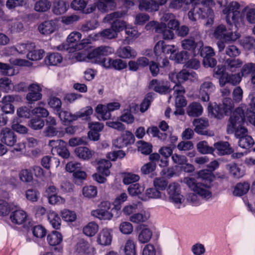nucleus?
I'll use <instances>...</instances> for the list:
<instances>
[{
  "label": "nucleus",
  "mask_w": 255,
  "mask_h": 255,
  "mask_svg": "<svg viewBox=\"0 0 255 255\" xmlns=\"http://www.w3.org/2000/svg\"><path fill=\"white\" fill-rule=\"evenodd\" d=\"M120 106L118 102L110 103L107 105L99 104L96 108V112L101 115L104 120H107L111 118V112L119 109Z\"/></svg>",
  "instance_id": "obj_15"
},
{
  "label": "nucleus",
  "mask_w": 255,
  "mask_h": 255,
  "mask_svg": "<svg viewBox=\"0 0 255 255\" xmlns=\"http://www.w3.org/2000/svg\"><path fill=\"white\" fill-rule=\"evenodd\" d=\"M125 13L123 11H115L107 14L104 18L106 22L110 23L111 24V27L118 34L119 32L125 29L126 26V22L120 19Z\"/></svg>",
  "instance_id": "obj_8"
},
{
  "label": "nucleus",
  "mask_w": 255,
  "mask_h": 255,
  "mask_svg": "<svg viewBox=\"0 0 255 255\" xmlns=\"http://www.w3.org/2000/svg\"><path fill=\"white\" fill-rule=\"evenodd\" d=\"M195 131L201 134H204L203 130L208 126V121L206 119H197L193 122Z\"/></svg>",
  "instance_id": "obj_42"
},
{
  "label": "nucleus",
  "mask_w": 255,
  "mask_h": 255,
  "mask_svg": "<svg viewBox=\"0 0 255 255\" xmlns=\"http://www.w3.org/2000/svg\"><path fill=\"white\" fill-rule=\"evenodd\" d=\"M216 89L215 86L210 81H204L200 87L199 95L203 102H208L210 99V95L213 93Z\"/></svg>",
  "instance_id": "obj_18"
},
{
  "label": "nucleus",
  "mask_w": 255,
  "mask_h": 255,
  "mask_svg": "<svg viewBox=\"0 0 255 255\" xmlns=\"http://www.w3.org/2000/svg\"><path fill=\"white\" fill-rule=\"evenodd\" d=\"M51 6V3L48 0H39L34 4V10L37 12H43L48 10Z\"/></svg>",
  "instance_id": "obj_43"
},
{
  "label": "nucleus",
  "mask_w": 255,
  "mask_h": 255,
  "mask_svg": "<svg viewBox=\"0 0 255 255\" xmlns=\"http://www.w3.org/2000/svg\"><path fill=\"white\" fill-rule=\"evenodd\" d=\"M104 66L108 69H114L116 70L121 71L127 68V63L126 61L121 59L107 58L103 61Z\"/></svg>",
  "instance_id": "obj_21"
},
{
  "label": "nucleus",
  "mask_w": 255,
  "mask_h": 255,
  "mask_svg": "<svg viewBox=\"0 0 255 255\" xmlns=\"http://www.w3.org/2000/svg\"><path fill=\"white\" fill-rule=\"evenodd\" d=\"M83 194L86 197L93 198L97 194V188L92 185L84 187L83 189Z\"/></svg>",
  "instance_id": "obj_63"
},
{
  "label": "nucleus",
  "mask_w": 255,
  "mask_h": 255,
  "mask_svg": "<svg viewBox=\"0 0 255 255\" xmlns=\"http://www.w3.org/2000/svg\"><path fill=\"white\" fill-rule=\"evenodd\" d=\"M61 216L63 220L67 222H73L76 219L75 213L68 209H64L61 212Z\"/></svg>",
  "instance_id": "obj_56"
},
{
  "label": "nucleus",
  "mask_w": 255,
  "mask_h": 255,
  "mask_svg": "<svg viewBox=\"0 0 255 255\" xmlns=\"http://www.w3.org/2000/svg\"><path fill=\"white\" fill-rule=\"evenodd\" d=\"M18 99L19 97L16 95H8L3 97L1 101L3 105L1 108L2 111L5 114H13L14 107L12 103Z\"/></svg>",
  "instance_id": "obj_20"
},
{
  "label": "nucleus",
  "mask_w": 255,
  "mask_h": 255,
  "mask_svg": "<svg viewBox=\"0 0 255 255\" xmlns=\"http://www.w3.org/2000/svg\"><path fill=\"white\" fill-rule=\"evenodd\" d=\"M196 74L194 72H190L189 70L183 69L178 73L172 72L169 74V78L173 83L176 84H180L181 83L196 78Z\"/></svg>",
  "instance_id": "obj_14"
},
{
  "label": "nucleus",
  "mask_w": 255,
  "mask_h": 255,
  "mask_svg": "<svg viewBox=\"0 0 255 255\" xmlns=\"http://www.w3.org/2000/svg\"><path fill=\"white\" fill-rule=\"evenodd\" d=\"M146 132L148 134H151L153 137H157L162 141L165 140L168 136V133L160 132L156 127L148 128Z\"/></svg>",
  "instance_id": "obj_45"
},
{
  "label": "nucleus",
  "mask_w": 255,
  "mask_h": 255,
  "mask_svg": "<svg viewBox=\"0 0 255 255\" xmlns=\"http://www.w3.org/2000/svg\"><path fill=\"white\" fill-rule=\"evenodd\" d=\"M250 184L248 182L239 183L235 187L233 194L236 196H242L249 190Z\"/></svg>",
  "instance_id": "obj_39"
},
{
  "label": "nucleus",
  "mask_w": 255,
  "mask_h": 255,
  "mask_svg": "<svg viewBox=\"0 0 255 255\" xmlns=\"http://www.w3.org/2000/svg\"><path fill=\"white\" fill-rule=\"evenodd\" d=\"M93 110L91 107L87 106L81 109L76 113L77 120L78 118H82L84 120H89L91 115L93 114Z\"/></svg>",
  "instance_id": "obj_49"
},
{
  "label": "nucleus",
  "mask_w": 255,
  "mask_h": 255,
  "mask_svg": "<svg viewBox=\"0 0 255 255\" xmlns=\"http://www.w3.org/2000/svg\"><path fill=\"white\" fill-rule=\"evenodd\" d=\"M117 53L119 57L123 59L134 58L137 55L136 51L130 46L120 47Z\"/></svg>",
  "instance_id": "obj_23"
},
{
  "label": "nucleus",
  "mask_w": 255,
  "mask_h": 255,
  "mask_svg": "<svg viewBox=\"0 0 255 255\" xmlns=\"http://www.w3.org/2000/svg\"><path fill=\"white\" fill-rule=\"evenodd\" d=\"M20 180L24 182H30L33 180V176L31 171L28 169H22L19 173Z\"/></svg>",
  "instance_id": "obj_64"
},
{
  "label": "nucleus",
  "mask_w": 255,
  "mask_h": 255,
  "mask_svg": "<svg viewBox=\"0 0 255 255\" xmlns=\"http://www.w3.org/2000/svg\"><path fill=\"white\" fill-rule=\"evenodd\" d=\"M229 171L235 178H239L243 176L244 174V171L241 169L236 163H231L228 165Z\"/></svg>",
  "instance_id": "obj_55"
},
{
  "label": "nucleus",
  "mask_w": 255,
  "mask_h": 255,
  "mask_svg": "<svg viewBox=\"0 0 255 255\" xmlns=\"http://www.w3.org/2000/svg\"><path fill=\"white\" fill-rule=\"evenodd\" d=\"M246 110V107L237 108L231 116L227 125V133H235V136L239 139L247 135V129L243 126L245 121Z\"/></svg>",
  "instance_id": "obj_1"
},
{
  "label": "nucleus",
  "mask_w": 255,
  "mask_h": 255,
  "mask_svg": "<svg viewBox=\"0 0 255 255\" xmlns=\"http://www.w3.org/2000/svg\"><path fill=\"white\" fill-rule=\"evenodd\" d=\"M87 58L90 60L93 63H102L105 59L107 58H103L101 57L99 50L98 48L94 49L89 52L87 55Z\"/></svg>",
  "instance_id": "obj_48"
},
{
  "label": "nucleus",
  "mask_w": 255,
  "mask_h": 255,
  "mask_svg": "<svg viewBox=\"0 0 255 255\" xmlns=\"http://www.w3.org/2000/svg\"><path fill=\"white\" fill-rule=\"evenodd\" d=\"M240 4L236 1L231 2L227 5L223 10V13L225 14L227 22L231 25L232 23L236 24L242 21V14L239 10Z\"/></svg>",
  "instance_id": "obj_5"
},
{
  "label": "nucleus",
  "mask_w": 255,
  "mask_h": 255,
  "mask_svg": "<svg viewBox=\"0 0 255 255\" xmlns=\"http://www.w3.org/2000/svg\"><path fill=\"white\" fill-rule=\"evenodd\" d=\"M44 51L43 49L32 50L31 49L27 56L31 60H38L42 58Z\"/></svg>",
  "instance_id": "obj_57"
},
{
  "label": "nucleus",
  "mask_w": 255,
  "mask_h": 255,
  "mask_svg": "<svg viewBox=\"0 0 255 255\" xmlns=\"http://www.w3.org/2000/svg\"><path fill=\"white\" fill-rule=\"evenodd\" d=\"M76 155L80 158L84 160H89L93 156L94 153L87 147H78L75 148Z\"/></svg>",
  "instance_id": "obj_36"
},
{
  "label": "nucleus",
  "mask_w": 255,
  "mask_h": 255,
  "mask_svg": "<svg viewBox=\"0 0 255 255\" xmlns=\"http://www.w3.org/2000/svg\"><path fill=\"white\" fill-rule=\"evenodd\" d=\"M149 88L159 93L163 94L168 92L169 87L163 81L152 80L149 83Z\"/></svg>",
  "instance_id": "obj_25"
},
{
  "label": "nucleus",
  "mask_w": 255,
  "mask_h": 255,
  "mask_svg": "<svg viewBox=\"0 0 255 255\" xmlns=\"http://www.w3.org/2000/svg\"><path fill=\"white\" fill-rule=\"evenodd\" d=\"M112 237L108 229H103L99 234L98 242L103 246H108L111 244Z\"/></svg>",
  "instance_id": "obj_34"
},
{
  "label": "nucleus",
  "mask_w": 255,
  "mask_h": 255,
  "mask_svg": "<svg viewBox=\"0 0 255 255\" xmlns=\"http://www.w3.org/2000/svg\"><path fill=\"white\" fill-rule=\"evenodd\" d=\"M214 146V150H217L219 155L229 154L233 152V149L230 146V144L227 141L216 142Z\"/></svg>",
  "instance_id": "obj_27"
},
{
  "label": "nucleus",
  "mask_w": 255,
  "mask_h": 255,
  "mask_svg": "<svg viewBox=\"0 0 255 255\" xmlns=\"http://www.w3.org/2000/svg\"><path fill=\"white\" fill-rule=\"evenodd\" d=\"M49 106L56 110L57 112H59L61 109L62 102L61 100L55 96L50 97L48 101Z\"/></svg>",
  "instance_id": "obj_62"
},
{
  "label": "nucleus",
  "mask_w": 255,
  "mask_h": 255,
  "mask_svg": "<svg viewBox=\"0 0 255 255\" xmlns=\"http://www.w3.org/2000/svg\"><path fill=\"white\" fill-rule=\"evenodd\" d=\"M173 90L174 91L173 96L175 98L176 107H185L187 103L184 97L185 93L184 88L181 84H176L173 87Z\"/></svg>",
  "instance_id": "obj_19"
},
{
  "label": "nucleus",
  "mask_w": 255,
  "mask_h": 255,
  "mask_svg": "<svg viewBox=\"0 0 255 255\" xmlns=\"http://www.w3.org/2000/svg\"><path fill=\"white\" fill-rule=\"evenodd\" d=\"M58 113L61 120L64 122H71L77 120L76 114H72L69 111L61 110Z\"/></svg>",
  "instance_id": "obj_54"
},
{
  "label": "nucleus",
  "mask_w": 255,
  "mask_h": 255,
  "mask_svg": "<svg viewBox=\"0 0 255 255\" xmlns=\"http://www.w3.org/2000/svg\"><path fill=\"white\" fill-rule=\"evenodd\" d=\"M28 92L26 95V99L28 104H32L41 99L42 95L41 93L42 88L39 84L32 83L28 85Z\"/></svg>",
  "instance_id": "obj_16"
},
{
  "label": "nucleus",
  "mask_w": 255,
  "mask_h": 255,
  "mask_svg": "<svg viewBox=\"0 0 255 255\" xmlns=\"http://www.w3.org/2000/svg\"><path fill=\"white\" fill-rule=\"evenodd\" d=\"M128 190L130 195L136 196L144 191V187L138 183L132 184L128 187Z\"/></svg>",
  "instance_id": "obj_61"
},
{
  "label": "nucleus",
  "mask_w": 255,
  "mask_h": 255,
  "mask_svg": "<svg viewBox=\"0 0 255 255\" xmlns=\"http://www.w3.org/2000/svg\"><path fill=\"white\" fill-rule=\"evenodd\" d=\"M99 226L94 222L89 223L83 228V233L89 237L94 236L98 231Z\"/></svg>",
  "instance_id": "obj_46"
},
{
  "label": "nucleus",
  "mask_w": 255,
  "mask_h": 255,
  "mask_svg": "<svg viewBox=\"0 0 255 255\" xmlns=\"http://www.w3.org/2000/svg\"><path fill=\"white\" fill-rule=\"evenodd\" d=\"M29 126L34 130L41 129L44 126V121L38 117L31 119L28 122Z\"/></svg>",
  "instance_id": "obj_52"
},
{
  "label": "nucleus",
  "mask_w": 255,
  "mask_h": 255,
  "mask_svg": "<svg viewBox=\"0 0 255 255\" xmlns=\"http://www.w3.org/2000/svg\"><path fill=\"white\" fill-rule=\"evenodd\" d=\"M184 182L187 186L202 199L208 200L211 198L210 187L204 183L197 182L194 178H186Z\"/></svg>",
  "instance_id": "obj_6"
},
{
  "label": "nucleus",
  "mask_w": 255,
  "mask_h": 255,
  "mask_svg": "<svg viewBox=\"0 0 255 255\" xmlns=\"http://www.w3.org/2000/svg\"><path fill=\"white\" fill-rule=\"evenodd\" d=\"M149 218V214L145 211L134 213L129 217V221L133 223L140 224L146 222Z\"/></svg>",
  "instance_id": "obj_35"
},
{
  "label": "nucleus",
  "mask_w": 255,
  "mask_h": 255,
  "mask_svg": "<svg viewBox=\"0 0 255 255\" xmlns=\"http://www.w3.org/2000/svg\"><path fill=\"white\" fill-rule=\"evenodd\" d=\"M200 54L203 58V64L205 67H214L217 64L214 58L215 51L213 48L209 46L199 47Z\"/></svg>",
  "instance_id": "obj_12"
},
{
  "label": "nucleus",
  "mask_w": 255,
  "mask_h": 255,
  "mask_svg": "<svg viewBox=\"0 0 255 255\" xmlns=\"http://www.w3.org/2000/svg\"><path fill=\"white\" fill-rule=\"evenodd\" d=\"M48 219L53 228L57 230L60 228L61 220L56 213L50 212L48 215Z\"/></svg>",
  "instance_id": "obj_47"
},
{
  "label": "nucleus",
  "mask_w": 255,
  "mask_h": 255,
  "mask_svg": "<svg viewBox=\"0 0 255 255\" xmlns=\"http://www.w3.org/2000/svg\"><path fill=\"white\" fill-rule=\"evenodd\" d=\"M56 28L55 22L53 20H48L41 23L38 27L40 33L48 35L53 33Z\"/></svg>",
  "instance_id": "obj_26"
},
{
  "label": "nucleus",
  "mask_w": 255,
  "mask_h": 255,
  "mask_svg": "<svg viewBox=\"0 0 255 255\" xmlns=\"http://www.w3.org/2000/svg\"><path fill=\"white\" fill-rule=\"evenodd\" d=\"M243 47L247 50H251L255 47V39L252 36H246L241 40Z\"/></svg>",
  "instance_id": "obj_58"
},
{
  "label": "nucleus",
  "mask_w": 255,
  "mask_h": 255,
  "mask_svg": "<svg viewBox=\"0 0 255 255\" xmlns=\"http://www.w3.org/2000/svg\"><path fill=\"white\" fill-rule=\"evenodd\" d=\"M203 45L200 32L196 30L190 33L189 38L184 39L181 41L182 47L185 50H194L197 46L201 47Z\"/></svg>",
  "instance_id": "obj_11"
},
{
  "label": "nucleus",
  "mask_w": 255,
  "mask_h": 255,
  "mask_svg": "<svg viewBox=\"0 0 255 255\" xmlns=\"http://www.w3.org/2000/svg\"><path fill=\"white\" fill-rule=\"evenodd\" d=\"M187 114L190 117H198L203 112V108L201 104L197 102H192L187 108Z\"/></svg>",
  "instance_id": "obj_30"
},
{
  "label": "nucleus",
  "mask_w": 255,
  "mask_h": 255,
  "mask_svg": "<svg viewBox=\"0 0 255 255\" xmlns=\"http://www.w3.org/2000/svg\"><path fill=\"white\" fill-rule=\"evenodd\" d=\"M26 213L22 210H17L10 215V218L11 222L15 224H22L26 219Z\"/></svg>",
  "instance_id": "obj_31"
},
{
  "label": "nucleus",
  "mask_w": 255,
  "mask_h": 255,
  "mask_svg": "<svg viewBox=\"0 0 255 255\" xmlns=\"http://www.w3.org/2000/svg\"><path fill=\"white\" fill-rule=\"evenodd\" d=\"M44 61L48 65L56 66L62 62V57L58 53H50L46 56Z\"/></svg>",
  "instance_id": "obj_37"
},
{
  "label": "nucleus",
  "mask_w": 255,
  "mask_h": 255,
  "mask_svg": "<svg viewBox=\"0 0 255 255\" xmlns=\"http://www.w3.org/2000/svg\"><path fill=\"white\" fill-rule=\"evenodd\" d=\"M115 3L113 0H103L97 2L98 9L103 12H106L113 9L115 7Z\"/></svg>",
  "instance_id": "obj_40"
},
{
  "label": "nucleus",
  "mask_w": 255,
  "mask_h": 255,
  "mask_svg": "<svg viewBox=\"0 0 255 255\" xmlns=\"http://www.w3.org/2000/svg\"><path fill=\"white\" fill-rule=\"evenodd\" d=\"M110 208L111 204L109 202H102L99 206V208L91 211V215L100 220H110L113 217L112 211L114 210L113 208L110 211Z\"/></svg>",
  "instance_id": "obj_10"
},
{
  "label": "nucleus",
  "mask_w": 255,
  "mask_h": 255,
  "mask_svg": "<svg viewBox=\"0 0 255 255\" xmlns=\"http://www.w3.org/2000/svg\"><path fill=\"white\" fill-rule=\"evenodd\" d=\"M69 7V5L63 0H56L53 4L52 11L57 15L65 13Z\"/></svg>",
  "instance_id": "obj_28"
},
{
  "label": "nucleus",
  "mask_w": 255,
  "mask_h": 255,
  "mask_svg": "<svg viewBox=\"0 0 255 255\" xmlns=\"http://www.w3.org/2000/svg\"><path fill=\"white\" fill-rule=\"evenodd\" d=\"M155 2L154 0H140L139 8L141 10H145L148 12L157 11L158 7Z\"/></svg>",
  "instance_id": "obj_29"
},
{
  "label": "nucleus",
  "mask_w": 255,
  "mask_h": 255,
  "mask_svg": "<svg viewBox=\"0 0 255 255\" xmlns=\"http://www.w3.org/2000/svg\"><path fill=\"white\" fill-rule=\"evenodd\" d=\"M98 170L100 173L108 176L110 175L109 168L111 167L112 164L109 160L101 159L98 162Z\"/></svg>",
  "instance_id": "obj_41"
},
{
  "label": "nucleus",
  "mask_w": 255,
  "mask_h": 255,
  "mask_svg": "<svg viewBox=\"0 0 255 255\" xmlns=\"http://www.w3.org/2000/svg\"><path fill=\"white\" fill-rule=\"evenodd\" d=\"M137 229L138 231L139 242L142 244L148 242L152 236L151 231L143 225L139 226Z\"/></svg>",
  "instance_id": "obj_22"
},
{
  "label": "nucleus",
  "mask_w": 255,
  "mask_h": 255,
  "mask_svg": "<svg viewBox=\"0 0 255 255\" xmlns=\"http://www.w3.org/2000/svg\"><path fill=\"white\" fill-rule=\"evenodd\" d=\"M62 241V236L57 231H53L47 236V241L50 246L59 245Z\"/></svg>",
  "instance_id": "obj_44"
},
{
  "label": "nucleus",
  "mask_w": 255,
  "mask_h": 255,
  "mask_svg": "<svg viewBox=\"0 0 255 255\" xmlns=\"http://www.w3.org/2000/svg\"><path fill=\"white\" fill-rule=\"evenodd\" d=\"M82 35L79 32H73L71 33L67 38V43H63L59 46L58 49L60 50H69L71 52V49H74L75 50H80L85 47V44L88 42H79Z\"/></svg>",
  "instance_id": "obj_7"
},
{
  "label": "nucleus",
  "mask_w": 255,
  "mask_h": 255,
  "mask_svg": "<svg viewBox=\"0 0 255 255\" xmlns=\"http://www.w3.org/2000/svg\"><path fill=\"white\" fill-rule=\"evenodd\" d=\"M192 4L193 7L188 12V17L192 21H195L197 18H208L206 25L212 24L214 19V11L209 6L205 5V2L199 3V0H195Z\"/></svg>",
  "instance_id": "obj_2"
},
{
  "label": "nucleus",
  "mask_w": 255,
  "mask_h": 255,
  "mask_svg": "<svg viewBox=\"0 0 255 255\" xmlns=\"http://www.w3.org/2000/svg\"><path fill=\"white\" fill-rule=\"evenodd\" d=\"M136 143L138 150L141 153L148 155L151 152L152 147L151 144L142 140L138 141Z\"/></svg>",
  "instance_id": "obj_51"
},
{
  "label": "nucleus",
  "mask_w": 255,
  "mask_h": 255,
  "mask_svg": "<svg viewBox=\"0 0 255 255\" xmlns=\"http://www.w3.org/2000/svg\"><path fill=\"white\" fill-rule=\"evenodd\" d=\"M208 111L209 115L217 119H222L227 114L222 109L221 106L215 104L214 106H209Z\"/></svg>",
  "instance_id": "obj_33"
},
{
  "label": "nucleus",
  "mask_w": 255,
  "mask_h": 255,
  "mask_svg": "<svg viewBox=\"0 0 255 255\" xmlns=\"http://www.w3.org/2000/svg\"><path fill=\"white\" fill-rule=\"evenodd\" d=\"M238 144L242 148H248L254 145V140L251 136L246 135L239 139Z\"/></svg>",
  "instance_id": "obj_50"
},
{
  "label": "nucleus",
  "mask_w": 255,
  "mask_h": 255,
  "mask_svg": "<svg viewBox=\"0 0 255 255\" xmlns=\"http://www.w3.org/2000/svg\"><path fill=\"white\" fill-rule=\"evenodd\" d=\"M124 251L126 255H136L135 245L132 240H128L125 246Z\"/></svg>",
  "instance_id": "obj_59"
},
{
  "label": "nucleus",
  "mask_w": 255,
  "mask_h": 255,
  "mask_svg": "<svg viewBox=\"0 0 255 255\" xmlns=\"http://www.w3.org/2000/svg\"><path fill=\"white\" fill-rule=\"evenodd\" d=\"M48 145L51 147V152L58 154L64 158H67L70 155V152L67 148L66 143L62 140H51Z\"/></svg>",
  "instance_id": "obj_13"
},
{
  "label": "nucleus",
  "mask_w": 255,
  "mask_h": 255,
  "mask_svg": "<svg viewBox=\"0 0 255 255\" xmlns=\"http://www.w3.org/2000/svg\"><path fill=\"white\" fill-rule=\"evenodd\" d=\"M166 192L168 201L173 203L176 208H180V205L184 201V198L181 194L179 185L176 183L170 184Z\"/></svg>",
  "instance_id": "obj_9"
},
{
  "label": "nucleus",
  "mask_w": 255,
  "mask_h": 255,
  "mask_svg": "<svg viewBox=\"0 0 255 255\" xmlns=\"http://www.w3.org/2000/svg\"><path fill=\"white\" fill-rule=\"evenodd\" d=\"M242 64V61L239 59L229 58L225 61L224 67L225 70L233 72L241 67Z\"/></svg>",
  "instance_id": "obj_32"
},
{
  "label": "nucleus",
  "mask_w": 255,
  "mask_h": 255,
  "mask_svg": "<svg viewBox=\"0 0 255 255\" xmlns=\"http://www.w3.org/2000/svg\"><path fill=\"white\" fill-rule=\"evenodd\" d=\"M255 72V64L253 63H248L245 64L242 69L241 74L242 76L247 77L250 75H252Z\"/></svg>",
  "instance_id": "obj_60"
},
{
  "label": "nucleus",
  "mask_w": 255,
  "mask_h": 255,
  "mask_svg": "<svg viewBox=\"0 0 255 255\" xmlns=\"http://www.w3.org/2000/svg\"><path fill=\"white\" fill-rule=\"evenodd\" d=\"M197 149L199 152L202 154L212 153L214 151V148L209 146L206 141L199 142L197 145Z\"/></svg>",
  "instance_id": "obj_53"
},
{
  "label": "nucleus",
  "mask_w": 255,
  "mask_h": 255,
  "mask_svg": "<svg viewBox=\"0 0 255 255\" xmlns=\"http://www.w3.org/2000/svg\"><path fill=\"white\" fill-rule=\"evenodd\" d=\"M118 34L111 27L100 31L95 35V40H105L106 39H112L117 37Z\"/></svg>",
  "instance_id": "obj_24"
},
{
  "label": "nucleus",
  "mask_w": 255,
  "mask_h": 255,
  "mask_svg": "<svg viewBox=\"0 0 255 255\" xmlns=\"http://www.w3.org/2000/svg\"><path fill=\"white\" fill-rule=\"evenodd\" d=\"M213 35L216 39H219L217 45L220 52L225 48V43L235 41L240 36L239 33L233 32L230 31V29L228 30L223 24L218 25L215 29Z\"/></svg>",
  "instance_id": "obj_3"
},
{
  "label": "nucleus",
  "mask_w": 255,
  "mask_h": 255,
  "mask_svg": "<svg viewBox=\"0 0 255 255\" xmlns=\"http://www.w3.org/2000/svg\"><path fill=\"white\" fill-rule=\"evenodd\" d=\"M149 26L153 27L156 33H162L164 39H171L174 37L173 31L167 28L165 23L156 24L154 21H151L146 25V29H148Z\"/></svg>",
  "instance_id": "obj_17"
},
{
  "label": "nucleus",
  "mask_w": 255,
  "mask_h": 255,
  "mask_svg": "<svg viewBox=\"0 0 255 255\" xmlns=\"http://www.w3.org/2000/svg\"><path fill=\"white\" fill-rule=\"evenodd\" d=\"M242 20L246 17L247 21L250 24H255V8L246 6L242 11Z\"/></svg>",
  "instance_id": "obj_38"
},
{
  "label": "nucleus",
  "mask_w": 255,
  "mask_h": 255,
  "mask_svg": "<svg viewBox=\"0 0 255 255\" xmlns=\"http://www.w3.org/2000/svg\"><path fill=\"white\" fill-rule=\"evenodd\" d=\"M0 141L7 146L13 147L14 151H20L23 147V143L19 142L14 131L9 128H4L1 129Z\"/></svg>",
  "instance_id": "obj_4"
}]
</instances>
